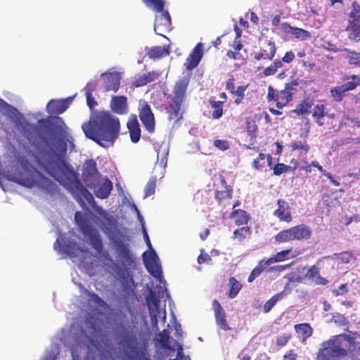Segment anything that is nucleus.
I'll return each mask as SVG.
<instances>
[{"mask_svg":"<svg viewBox=\"0 0 360 360\" xmlns=\"http://www.w3.org/2000/svg\"><path fill=\"white\" fill-rule=\"evenodd\" d=\"M0 110L5 113L20 129L22 135L26 139L30 146L34 150L37 163L50 176L65 187L77 200L82 207H85L82 198L91 205L94 210L103 218L95 217V222L101 229L110 236L117 226L114 216L110 214L101 207L98 206L93 195L77 179L74 169L64 158V153L59 152L55 146L51 144L40 127H47L48 124L54 122L57 126L64 124L61 117H49L38 120L37 124L27 122L18 110L0 98Z\"/></svg>","mask_w":360,"mask_h":360,"instance_id":"nucleus-1","label":"nucleus"},{"mask_svg":"<svg viewBox=\"0 0 360 360\" xmlns=\"http://www.w3.org/2000/svg\"><path fill=\"white\" fill-rule=\"evenodd\" d=\"M75 219L82 233L88 238L91 247L101 255L104 267L110 273L115 274L120 281L122 286L127 289L134 280L131 275V270L136 266V257L129 247L120 239H115V255L118 262L115 263L108 251H103V244L99 232L93 229L83 219L82 214L77 212Z\"/></svg>","mask_w":360,"mask_h":360,"instance_id":"nucleus-2","label":"nucleus"},{"mask_svg":"<svg viewBox=\"0 0 360 360\" xmlns=\"http://www.w3.org/2000/svg\"><path fill=\"white\" fill-rule=\"evenodd\" d=\"M82 130L87 138L108 148L114 145L120 135V120L109 112H97L82 125Z\"/></svg>","mask_w":360,"mask_h":360,"instance_id":"nucleus-3","label":"nucleus"},{"mask_svg":"<svg viewBox=\"0 0 360 360\" xmlns=\"http://www.w3.org/2000/svg\"><path fill=\"white\" fill-rule=\"evenodd\" d=\"M355 345V338L342 333L333 336L321 345L316 354V360H344L350 353L349 347Z\"/></svg>","mask_w":360,"mask_h":360,"instance_id":"nucleus-4","label":"nucleus"},{"mask_svg":"<svg viewBox=\"0 0 360 360\" xmlns=\"http://www.w3.org/2000/svg\"><path fill=\"white\" fill-rule=\"evenodd\" d=\"M189 83L187 77L178 79L173 87L172 95L167 97L165 105L169 120L176 121L182 118L181 108L186 100V91Z\"/></svg>","mask_w":360,"mask_h":360,"instance_id":"nucleus-5","label":"nucleus"},{"mask_svg":"<svg viewBox=\"0 0 360 360\" xmlns=\"http://www.w3.org/2000/svg\"><path fill=\"white\" fill-rule=\"evenodd\" d=\"M148 7L153 8L156 12L160 13L156 15L154 23V32L156 34L165 37L162 32L170 30L172 20L167 11H163L165 1L163 0H142Z\"/></svg>","mask_w":360,"mask_h":360,"instance_id":"nucleus-6","label":"nucleus"},{"mask_svg":"<svg viewBox=\"0 0 360 360\" xmlns=\"http://www.w3.org/2000/svg\"><path fill=\"white\" fill-rule=\"evenodd\" d=\"M342 79L347 82L343 84L334 86L330 90V95L335 102H341L347 96V91H352L360 85L359 75H345Z\"/></svg>","mask_w":360,"mask_h":360,"instance_id":"nucleus-7","label":"nucleus"},{"mask_svg":"<svg viewBox=\"0 0 360 360\" xmlns=\"http://www.w3.org/2000/svg\"><path fill=\"white\" fill-rule=\"evenodd\" d=\"M100 178L101 174L97 169L96 161L93 159L86 160L82 169V179L86 186L91 189L96 188Z\"/></svg>","mask_w":360,"mask_h":360,"instance_id":"nucleus-8","label":"nucleus"},{"mask_svg":"<svg viewBox=\"0 0 360 360\" xmlns=\"http://www.w3.org/2000/svg\"><path fill=\"white\" fill-rule=\"evenodd\" d=\"M139 117L147 131L150 134L153 133L155 127V116L150 105L146 101L139 102Z\"/></svg>","mask_w":360,"mask_h":360,"instance_id":"nucleus-9","label":"nucleus"},{"mask_svg":"<svg viewBox=\"0 0 360 360\" xmlns=\"http://www.w3.org/2000/svg\"><path fill=\"white\" fill-rule=\"evenodd\" d=\"M267 98L269 101H273L278 109L286 106L292 100V96L284 88L281 91L274 89L272 86H269Z\"/></svg>","mask_w":360,"mask_h":360,"instance_id":"nucleus-10","label":"nucleus"},{"mask_svg":"<svg viewBox=\"0 0 360 360\" xmlns=\"http://www.w3.org/2000/svg\"><path fill=\"white\" fill-rule=\"evenodd\" d=\"M143 259L147 271L155 278L162 276L161 268L158 264V257L154 250L143 254Z\"/></svg>","mask_w":360,"mask_h":360,"instance_id":"nucleus-11","label":"nucleus"},{"mask_svg":"<svg viewBox=\"0 0 360 360\" xmlns=\"http://www.w3.org/2000/svg\"><path fill=\"white\" fill-rule=\"evenodd\" d=\"M120 343L123 347L129 349L132 353H134L139 347L137 335L134 333L133 329L130 328L123 329L120 335Z\"/></svg>","mask_w":360,"mask_h":360,"instance_id":"nucleus-12","label":"nucleus"},{"mask_svg":"<svg viewBox=\"0 0 360 360\" xmlns=\"http://www.w3.org/2000/svg\"><path fill=\"white\" fill-rule=\"evenodd\" d=\"M74 97H68L65 99H51L46 107V112L50 115H60L70 106Z\"/></svg>","mask_w":360,"mask_h":360,"instance_id":"nucleus-13","label":"nucleus"},{"mask_svg":"<svg viewBox=\"0 0 360 360\" xmlns=\"http://www.w3.org/2000/svg\"><path fill=\"white\" fill-rule=\"evenodd\" d=\"M220 183L223 189L217 190L214 196L218 204L225 207L228 202L232 198L233 188L231 186L227 184L223 176H220Z\"/></svg>","mask_w":360,"mask_h":360,"instance_id":"nucleus-14","label":"nucleus"},{"mask_svg":"<svg viewBox=\"0 0 360 360\" xmlns=\"http://www.w3.org/2000/svg\"><path fill=\"white\" fill-rule=\"evenodd\" d=\"M111 110L117 115H126L129 111L127 98L125 96H114L110 103Z\"/></svg>","mask_w":360,"mask_h":360,"instance_id":"nucleus-15","label":"nucleus"},{"mask_svg":"<svg viewBox=\"0 0 360 360\" xmlns=\"http://www.w3.org/2000/svg\"><path fill=\"white\" fill-rule=\"evenodd\" d=\"M203 56L202 44L198 43L192 52L189 54L185 63V67L187 70H191L196 68Z\"/></svg>","mask_w":360,"mask_h":360,"instance_id":"nucleus-16","label":"nucleus"},{"mask_svg":"<svg viewBox=\"0 0 360 360\" xmlns=\"http://www.w3.org/2000/svg\"><path fill=\"white\" fill-rule=\"evenodd\" d=\"M278 209H276L274 215L280 221L290 222L292 221V215L290 207L285 200L278 199L277 200Z\"/></svg>","mask_w":360,"mask_h":360,"instance_id":"nucleus-17","label":"nucleus"},{"mask_svg":"<svg viewBox=\"0 0 360 360\" xmlns=\"http://www.w3.org/2000/svg\"><path fill=\"white\" fill-rule=\"evenodd\" d=\"M212 307L214 311V316L217 324L224 331L229 330L231 328L226 319V313L218 300L212 302Z\"/></svg>","mask_w":360,"mask_h":360,"instance_id":"nucleus-18","label":"nucleus"},{"mask_svg":"<svg viewBox=\"0 0 360 360\" xmlns=\"http://www.w3.org/2000/svg\"><path fill=\"white\" fill-rule=\"evenodd\" d=\"M25 169L27 173L19 175L20 184L26 187L32 188L35 184L34 176L37 170L32 164L27 161L25 162Z\"/></svg>","mask_w":360,"mask_h":360,"instance_id":"nucleus-19","label":"nucleus"},{"mask_svg":"<svg viewBox=\"0 0 360 360\" xmlns=\"http://www.w3.org/2000/svg\"><path fill=\"white\" fill-rule=\"evenodd\" d=\"M101 76L105 77L104 83L106 91H112L114 92L118 91L121 80V75L119 72H105Z\"/></svg>","mask_w":360,"mask_h":360,"instance_id":"nucleus-20","label":"nucleus"},{"mask_svg":"<svg viewBox=\"0 0 360 360\" xmlns=\"http://www.w3.org/2000/svg\"><path fill=\"white\" fill-rule=\"evenodd\" d=\"M349 18V23L347 28V30L349 32V37L358 41L360 40V15L350 13Z\"/></svg>","mask_w":360,"mask_h":360,"instance_id":"nucleus-21","label":"nucleus"},{"mask_svg":"<svg viewBox=\"0 0 360 360\" xmlns=\"http://www.w3.org/2000/svg\"><path fill=\"white\" fill-rule=\"evenodd\" d=\"M276 53V48L275 43L271 41H269L266 44L260 49L259 52H257L254 55L255 60L259 61L262 59H267L271 60Z\"/></svg>","mask_w":360,"mask_h":360,"instance_id":"nucleus-22","label":"nucleus"},{"mask_svg":"<svg viewBox=\"0 0 360 360\" xmlns=\"http://www.w3.org/2000/svg\"><path fill=\"white\" fill-rule=\"evenodd\" d=\"M112 182L108 178H105L102 184L98 185V183L94 189V194L96 198L100 199H106L110 195L112 190Z\"/></svg>","mask_w":360,"mask_h":360,"instance_id":"nucleus-23","label":"nucleus"},{"mask_svg":"<svg viewBox=\"0 0 360 360\" xmlns=\"http://www.w3.org/2000/svg\"><path fill=\"white\" fill-rule=\"evenodd\" d=\"M304 276L315 285H326L328 283V280L321 276L319 269L316 265L311 266Z\"/></svg>","mask_w":360,"mask_h":360,"instance_id":"nucleus-24","label":"nucleus"},{"mask_svg":"<svg viewBox=\"0 0 360 360\" xmlns=\"http://www.w3.org/2000/svg\"><path fill=\"white\" fill-rule=\"evenodd\" d=\"M229 217L233 219L234 224L238 226H248L250 220V215L244 210H233L229 214Z\"/></svg>","mask_w":360,"mask_h":360,"instance_id":"nucleus-25","label":"nucleus"},{"mask_svg":"<svg viewBox=\"0 0 360 360\" xmlns=\"http://www.w3.org/2000/svg\"><path fill=\"white\" fill-rule=\"evenodd\" d=\"M131 141L137 143L141 137V128L136 116L130 117L127 123Z\"/></svg>","mask_w":360,"mask_h":360,"instance_id":"nucleus-26","label":"nucleus"},{"mask_svg":"<svg viewBox=\"0 0 360 360\" xmlns=\"http://www.w3.org/2000/svg\"><path fill=\"white\" fill-rule=\"evenodd\" d=\"M58 246L60 250L63 252L65 254L68 255L70 257H75L77 255L78 252L80 251L78 245L73 241H68L64 244H61L58 239L56 240V242L54 244V248L57 249Z\"/></svg>","mask_w":360,"mask_h":360,"instance_id":"nucleus-27","label":"nucleus"},{"mask_svg":"<svg viewBox=\"0 0 360 360\" xmlns=\"http://www.w3.org/2000/svg\"><path fill=\"white\" fill-rule=\"evenodd\" d=\"M282 29L285 32L289 33L301 40H306L310 37V34L308 31L299 27H293L288 22L282 24Z\"/></svg>","mask_w":360,"mask_h":360,"instance_id":"nucleus-28","label":"nucleus"},{"mask_svg":"<svg viewBox=\"0 0 360 360\" xmlns=\"http://www.w3.org/2000/svg\"><path fill=\"white\" fill-rule=\"evenodd\" d=\"M290 230L292 231L294 240L308 239L310 238L311 234L310 229L304 224L293 226L290 228Z\"/></svg>","mask_w":360,"mask_h":360,"instance_id":"nucleus-29","label":"nucleus"},{"mask_svg":"<svg viewBox=\"0 0 360 360\" xmlns=\"http://www.w3.org/2000/svg\"><path fill=\"white\" fill-rule=\"evenodd\" d=\"M252 235L251 228L248 226H238V229L234 230L232 236V239L237 242L242 243L245 240L250 238Z\"/></svg>","mask_w":360,"mask_h":360,"instance_id":"nucleus-30","label":"nucleus"},{"mask_svg":"<svg viewBox=\"0 0 360 360\" xmlns=\"http://www.w3.org/2000/svg\"><path fill=\"white\" fill-rule=\"evenodd\" d=\"M313 101L309 98H304L297 105L293 112L297 115H307L311 113Z\"/></svg>","mask_w":360,"mask_h":360,"instance_id":"nucleus-31","label":"nucleus"},{"mask_svg":"<svg viewBox=\"0 0 360 360\" xmlns=\"http://www.w3.org/2000/svg\"><path fill=\"white\" fill-rule=\"evenodd\" d=\"M312 117L319 126H323V122L322 119L328 115V112L326 111V106L323 103H317L313 108Z\"/></svg>","mask_w":360,"mask_h":360,"instance_id":"nucleus-32","label":"nucleus"},{"mask_svg":"<svg viewBox=\"0 0 360 360\" xmlns=\"http://www.w3.org/2000/svg\"><path fill=\"white\" fill-rule=\"evenodd\" d=\"M169 54V47L165 46H153L148 52L149 58L153 59L161 58L168 56Z\"/></svg>","mask_w":360,"mask_h":360,"instance_id":"nucleus-33","label":"nucleus"},{"mask_svg":"<svg viewBox=\"0 0 360 360\" xmlns=\"http://www.w3.org/2000/svg\"><path fill=\"white\" fill-rule=\"evenodd\" d=\"M269 265V264L268 262H266L265 259H263L261 261H259L258 265L255 266L250 273L248 278V281L249 283H252L256 278H257L262 273V271Z\"/></svg>","mask_w":360,"mask_h":360,"instance_id":"nucleus-34","label":"nucleus"},{"mask_svg":"<svg viewBox=\"0 0 360 360\" xmlns=\"http://www.w3.org/2000/svg\"><path fill=\"white\" fill-rule=\"evenodd\" d=\"M211 107L214 109L212 113V117L214 120H218L223 115V104L224 101H210Z\"/></svg>","mask_w":360,"mask_h":360,"instance_id":"nucleus-35","label":"nucleus"},{"mask_svg":"<svg viewBox=\"0 0 360 360\" xmlns=\"http://www.w3.org/2000/svg\"><path fill=\"white\" fill-rule=\"evenodd\" d=\"M230 289L228 295L230 298H234L241 289V284L234 278L231 277L229 281Z\"/></svg>","mask_w":360,"mask_h":360,"instance_id":"nucleus-36","label":"nucleus"},{"mask_svg":"<svg viewBox=\"0 0 360 360\" xmlns=\"http://www.w3.org/2000/svg\"><path fill=\"white\" fill-rule=\"evenodd\" d=\"M275 240L279 243L294 240L290 229L283 230L278 233L275 236Z\"/></svg>","mask_w":360,"mask_h":360,"instance_id":"nucleus-37","label":"nucleus"},{"mask_svg":"<svg viewBox=\"0 0 360 360\" xmlns=\"http://www.w3.org/2000/svg\"><path fill=\"white\" fill-rule=\"evenodd\" d=\"M295 329L297 332H300L303 335L304 339L311 336L313 329L309 323H300L295 326Z\"/></svg>","mask_w":360,"mask_h":360,"instance_id":"nucleus-38","label":"nucleus"},{"mask_svg":"<svg viewBox=\"0 0 360 360\" xmlns=\"http://www.w3.org/2000/svg\"><path fill=\"white\" fill-rule=\"evenodd\" d=\"M266 155L263 153H260L258 157L252 162V167L257 171H263L266 167Z\"/></svg>","mask_w":360,"mask_h":360,"instance_id":"nucleus-39","label":"nucleus"},{"mask_svg":"<svg viewBox=\"0 0 360 360\" xmlns=\"http://www.w3.org/2000/svg\"><path fill=\"white\" fill-rule=\"evenodd\" d=\"M282 67V61L277 60L273 63H271L269 66L264 68V70H263V74L266 77L274 75L277 72L278 70Z\"/></svg>","mask_w":360,"mask_h":360,"instance_id":"nucleus-40","label":"nucleus"},{"mask_svg":"<svg viewBox=\"0 0 360 360\" xmlns=\"http://www.w3.org/2000/svg\"><path fill=\"white\" fill-rule=\"evenodd\" d=\"M248 87V84L238 86L236 89L233 91V93H231L232 95L236 96L234 103L236 105H239L242 103L243 100L245 97V91Z\"/></svg>","mask_w":360,"mask_h":360,"instance_id":"nucleus-41","label":"nucleus"},{"mask_svg":"<svg viewBox=\"0 0 360 360\" xmlns=\"http://www.w3.org/2000/svg\"><path fill=\"white\" fill-rule=\"evenodd\" d=\"M282 298V293H278L272 296L269 300H267L263 307V311L264 313L269 312L276 302Z\"/></svg>","mask_w":360,"mask_h":360,"instance_id":"nucleus-42","label":"nucleus"},{"mask_svg":"<svg viewBox=\"0 0 360 360\" xmlns=\"http://www.w3.org/2000/svg\"><path fill=\"white\" fill-rule=\"evenodd\" d=\"M311 165L313 167L317 168L318 170L320 171L326 177H327L330 180V183L333 185H334L335 186H340V183L333 178L330 173H329V172H326L325 169H323V167L321 165H320L317 161H312Z\"/></svg>","mask_w":360,"mask_h":360,"instance_id":"nucleus-43","label":"nucleus"},{"mask_svg":"<svg viewBox=\"0 0 360 360\" xmlns=\"http://www.w3.org/2000/svg\"><path fill=\"white\" fill-rule=\"evenodd\" d=\"M290 252V250H285L281 252H277L274 257L266 259V262H268L269 264L282 262L285 259V257Z\"/></svg>","mask_w":360,"mask_h":360,"instance_id":"nucleus-44","label":"nucleus"},{"mask_svg":"<svg viewBox=\"0 0 360 360\" xmlns=\"http://www.w3.org/2000/svg\"><path fill=\"white\" fill-rule=\"evenodd\" d=\"M44 188L51 195H56L59 193L60 191V188L57 184L48 179H45Z\"/></svg>","mask_w":360,"mask_h":360,"instance_id":"nucleus-45","label":"nucleus"},{"mask_svg":"<svg viewBox=\"0 0 360 360\" xmlns=\"http://www.w3.org/2000/svg\"><path fill=\"white\" fill-rule=\"evenodd\" d=\"M292 167L290 166L286 165L283 163H278L272 168L273 173L275 176H279L283 173H286L290 171Z\"/></svg>","mask_w":360,"mask_h":360,"instance_id":"nucleus-46","label":"nucleus"},{"mask_svg":"<svg viewBox=\"0 0 360 360\" xmlns=\"http://www.w3.org/2000/svg\"><path fill=\"white\" fill-rule=\"evenodd\" d=\"M155 187H156V179L152 178L148 181V183L145 187L144 198H148V197L152 195L153 194H154L155 191Z\"/></svg>","mask_w":360,"mask_h":360,"instance_id":"nucleus-47","label":"nucleus"},{"mask_svg":"<svg viewBox=\"0 0 360 360\" xmlns=\"http://www.w3.org/2000/svg\"><path fill=\"white\" fill-rule=\"evenodd\" d=\"M348 63L350 65H360V53L355 51H349L348 55Z\"/></svg>","mask_w":360,"mask_h":360,"instance_id":"nucleus-48","label":"nucleus"},{"mask_svg":"<svg viewBox=\"0 0 360 360\" xmlns=\"http://www.w3.org/2000/svg\"><path fill=\"white\" fill-rule=\"evenodd\" d=\"M299 84H300V82L298 81V79H292L290 82L286 83L285 84L284 88L285 89L286 91H288L289 93H290L291 95L292 96L294 92L297 91V87H298Z\"/></svg>","mask_w":360,"mask_h":360,"instance_id":"nucleus-49","label":"nucleus"},{"mask_svg":"<svg viewBox=\"0 0 360 360\" xmlns=\"http://www.w3.org/2000/svg\"><path fill=\"white\" fill-rule=\"evenodd\" d=\"M292 335L290 333H284L283 335L278 337L276 340V345L278 347H283L287 345L288 341L291 339Z\"/></svg>","mask_w":360,"mask_h":360,"instance_id":"nucleus-50","label":"nucleus"},{"mask_svg":"<svg viewBox=\"0 0 360 360\" xmlns=\"http://www.w3.org/2000/svg\"><path fill=\"white\" fill-rule=\"evenodd\" d=\"M160 75L161 74L158 71L153 70L148 72L143 75L144 76L146 82L148 84L157 79L160 76Z\"/></svg>","mask_w":360,"mask_h":360,"instance_id":"nucleus-51","label":"nucleus"},{"mask_svg":"<svg viewBox=\"0 0 360 360\" xmlns=\"http://www.w3.org/2000/svg\"><path fill=\"white\" fill-rule=\"evenodd\" d=\"M292 148L293 150H302L305 153H307L309 150V146L306 143L305 141H294L292 143Z\"/></svg>","mask_w":360,"mask_h":360,"instance_id":"nucleus-52","label":"nucleus"},{"mask_svg":"<svg viewBox=\"0 0 360 360\" xmlns=\"http://www.w3.org/2000/svg\"><path fill=\"white\" fill-rule=\"evenodd\" d=\"M159 336V340L161 343V345L166 347L169 344V335L167 330H163L162 332H160L158 335Z\"/></svg>","mask_w":360,"mask_h":360,"instance_id":"nucleus-53","label":"nucleus"},{"mask_svg":"<svg viewBox=\"0 0 360 360\" xmlns=\"http://www.w3.org/2000/svg\"><path fill=\"white\" fill-rule=\"evenodd\" d=\"M212 261L211 257L209 254L205 252L203 250H201L200 255L198 257V262L199 264H202L203 263L210 264Z\"/></svg>","mask_w":360,"mask_h":360,"instance_id":"nucleus-54","label":"nucleus"},{"mask_svg":"<svg viewBox=\"0 0 360 360\" xmlns=\"http://www.w3.org/2000/svg\"><path fill=\"white\" fill-rule=\"evenodd\" d=\"M331 292L335 296H340L347 294L348 292L347 284L342 283L339 286L338 289H333Z\"/></svg>","mask_w":360,"mask_h":360,"instance_id":"nucleus-55","label":"nucleus"},{"mask_svg":"<svg viewBox=\"0 0 360 360\" xmlns=\"http://www.w3.org/2000/svg\"><path fill=\"white\" fill-rule=\"evenodd\" d=\"M148 83L146 81V79L143 75H139L134 78L132 82V86L134 87H141L146 85Z\"/></svg>","mask_w":360,"mask_h":360,"instance_id":"nucleus-56","label":"nucleus"},{"mask_svg":"<svg viewBox=\"0 0 360 360\" xmlns=\"http://www.w3.org/2000/svg\"><path fill=\"white\" fill-rule=\"evenodd\" d=\"M97 83L95 81H91L86 84L84 90L85 95L93 94V92L96 90Z\"/></svg>","mask_w":360,"mask_h":360,"instance_id":"nucleus-57","label":"nucleus"},{"mask_svg":"<svg viewBox=\"0 0 360 360\" xmlns=\"http://www.w3.org/2000/svg\"><path fill=\"white\" fill-rule=\"evenodd\" d=\"M214 146L221 150H227L229 147V143L225 140L216 139L214 141Z\"/></svg>","mask_w":360,"mask_h":360,"instance_id":"nucleus-58","label":"nucleus"},{"mask_svg":"<svg viewBox=\"0 0 360 360\" xmlns=\"http://www.w3.org/2000/svg\"><path fill=\"white\" fill-rule=\"evenodd\" d=\"M226 89L231 94L233 93V91L236 89L235 79L233 76L227 80L226 83Z\"/></svg>","mask_w":360,"mask_h":360,"instance_id":"nucleus-59","label":"nucleus"},{"mask_svg":"<svg viewBox=\"0 0 360 360\" xmlns=\"http://www.w3.org/2000/svg\"><path fill=\"white\" fill-rule=\"evenodd\" d=\"M295 58V54L292 51H287L282 58V63H290Z\"/></svg>","mask_w":360,"mask_h":360,"instance_id":"nucleus-60","label":"nucleus"},{"mask_svg":"<svg viewBox=\"0 0 360 360\" xmlns=\"http://www.w3.org/2000/svg\"><path fill=\"white\" fill-rule=\"evenodd\" d=\"M90 297L93 302L100 307H103L105 304V302L101 299L97 294L93 292L89 294Z\"/></svg>","mask_w":360,"mask_h":360,"instance_id":"nucleus-61","label":"nucleus"},{"mask_svg":"<svg viewBox=\"0 0 360 360\" xmlns=\"http://www.w3.org/2000/svg\"><path fill=\"white\" fill-rule=\"evenodd\" d=\"M86 104L88 107L92 110L94 108L96 105H97V102L95 101L92 94L86 95Z\"/></svg>","mask_w":360,"mask_h":360,"instance_id":"nucleus-62","label":"nucleus"},{"mask_svg":"<svg viewBox=\"0 0 360 360\" xmlns=\"http://www.w3.org/2000/svg\"><path fill=\"white\" fill-rule=\"evenodd\" d=\"M159 302L160 300L158 297H156L155 295L151 296L148 303L149 309L150 310V307L153 306L154 309L155 310H158L159 307Z\"/></svg>","mask_w":360,"mask_h":360,"instance_id":"nucleus-63","label":"nucleus"},{"mask_svg":"<svg viewBox=\"0 0 360 360\" xmlns=\"http://www.w3.org/2000/svg\"><path fill=\"white\" fill-rule=\"evenodd\" d=\"M297 354L293 350H289L284 356L283 359L287 360H297Z\"/></svg>","mask_w":360,"mask_h":360,"instance_id":"nucleus-64","label":"nucleus"}]
</instances>
